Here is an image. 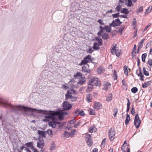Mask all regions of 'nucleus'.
<instances>
[{"mask_svg":"<svg viewBox=\"0 0 152 152\" xmlns=\"http://www.w3.org/2000/svg\"><path fill=\"white\" fill-rule=\"evenodd\" d=\"M92 99V96L91 94H89L87 95L86 99L88 103L91 102Z\"/></svg>","mask_w":152,"mask_h":152,"instance_id":"26","label":"nucleus"},{"mask_svg":"<svg viewBox=\"0 0 152 152\" xmlns=\"http://www.w3.org/2000/svg\"><path fill=\"white\" fill-rule=\"evenodd\" d=\"M89 113L90 115H94L95 114L94 110L91 109L89 111Z\"/></svg>","mask_w":152,"mask_h":152,"instance_id":"50","label":"nucleus"},{"mask_svg":"<svg viewBox=\"0 0 152 152\" xmlns=\"http://www.w3.org/2000/svg\"><path fill=\"white\" fill-rule=\"evenodd\" d=\"M102 105L99 102H96L94 105V108L96 110H99L101 108Z\"/></svg>","mask_w":152,"mask_h":152,"instance_id":"16","label":"nucleus"},{"mask_svg":"<svg viewBox=\"0 0 152 152\" xmlns=\"http://www.w3.org/2000/svg\"><path fill=\"white\" fill-rule=\"evenodd\" d=\"M86 81L85 77H84L81 79H80V80L77 82V84H78L82 85Z\"/></svg>","mask_w":152,"mask_h":152,"instance_id":"23","label":"nucleus"},{"mask_svg":"<svg viewBox=\"0 0 152 152\" xmlns=\"http://www.w3.org/2000/svg\"><path fill=\"white\" fill-rule=\"evenodd\" d=\"M50 119H51L52 121L49 122L48 125L53 128H55L57 124H60L59 122L55 121L54 116H53L51 115H48L45 116V118L43 119L42 121L44 122H48Z\"/></svg>","mask_w":152,"mask_h":152,"instance_id":"2","label":"nucleus"},{"mask_svg":"<svg viewBox=\"0 0 152 152\" xmlns=\"http://www.w3.org/2000/svg\"><path fill=\"white\" fill-rule=\"evenodd\" d=\"M121 23L119 19H117L113 20L112 23L110 24V25L111 26L115 27L119 25Z\"/></svg>","mask_w":152,"mask_h":152,"instance_id":"13","label":"nucleus"},{"mask_svg":"<svg viewBox=\"0 0 152 152\" xmlns=\"http://www.w3.org/2000/svg\"><path fill=\"white\" fill-rule=\"evenodd\" d=\"M96 40L97 42H94L93 48L94 50H98L99 49V46L102 44V40L100 38H96Z\"/></svg>","mask_w":152,"mask_h":152,"instance_id":"4","label":"nucleus"},{"mask_svg":"<svg viewBox=\"0 0 152 152\" xmlns=\"http://www.w3.org/2000/svg\"><path fill=\"white\" fill-rule=\"evenodd\" d=\"M151 83V82L150 81H148L146 83H145L142 85V87L144 88H145L150 85Z\"/></svg>","mask_w":152,"mask_h":152,"instance_id":"27","label":"nucleus"},{"mask_svg":"<svg viewBox=\"0 0 152 152\" xmlns=\"http://www.w3.org/2000/svg\"><path fill=\"white\" fill-rule=\"evenodd\" d=\"M148 64L150 65L151 67L152 65V59H149L148 60Z\"/></svg>","mask_w":152,"mask_h":152,"instance_id":"49","label":"nucleus"},{"mask_svg":"<svg viewBox=\"0 0 152 152\" xmlns=\"http://www.w3.org/2000/svg\"><path fill=\"white\" fill-rule=\"evenodd\" d=\"M82 71L83 72L87 73H89L90 72V69H89L88 65H86L83 66L82 67Z\"/></svg>","mask_w":152,"mask_h":152,"instance_id":"14","label":"nucleus"},{"mask_svg":"<svg viewBox=\"0 0 152 152\" xmlns=\"http://www.w3.org/2000/svg\"><path fill=\"white\" fill-rule=\"evenodd\" d=\"M115 132L114 129L111 128L110 129L108 134L110 140H113L115 138Z\"/></svg>","mask_w":152,"mask_h":152,"instance_id":"10","label":"nucleus"},{"mask_svg":"<svg viewBox=\"0 0 152 152\" xmlns=\"http://www.w3.org/2000/svg\"><path fill=\"white\" fill-rule=\"evenodd\" d=\"M136 52H134L132 51V58L133 60L134 59V58H135V57H134V56H135V54L136 53Z\"/></svg>","mask_w":152,"mask_h":152,"instance_id":"60","label":"nucleus"},{"mask_svg":"<svg viewBox=\"0 0 152 152\" xmlns=\"http://www.w3.org/2000/svg\"><path fill=\"white\" fill-rule=\"evenodd\" d=\"M85 138L88 145L89 146H91L93 143L91 135L90 134H86Z\"/></svg>","mask_w":152,"mask_h":152,"instance_id":"9","label":"nucleus"},{"mask_svg":"<svg viewBox=\"0 0 152 152\" xmlns=\"http://www.w3.org/2000/svg\"><path fill=\"white\" fill-rule=\"evenodd\" d=\"M127 146V142H126V140H125L124 142V144L122 145V149H123V148H124V146Z\"/></svg>","mask_w":152,"mask_h":152,"instance_id":"62","label":"nucleus"},{"mask_svg":"<svg viewBox=\"0 0 152 152\" xmlns=\"http://www.w3.org/2000/svg\"><path fill=\"white\" fill-rule=\"evenodd\" d=\"M124 71L125 75H127L128 73V71L127 69V67L126 66H125L124 67Z\"/></svg>","mask_w":152,"mask_h":152,"instance_id":"40","label":"nucleus"},{"mask_svg":"<svg viewBox=\"0 0 152 152\" xmlns=\"http://www.w3.org/2000/svg\"><path fill=\"white\" fill-rule=\"evenodd\" d=\"M25 145L28 147H30L31 149L34 146L33 145V142H28L25 144Z\"/></svg>","mask_w":152,"mask_h":152,"instance_id":"25","label":"nucleus"},{"mask_svg":"<svg viewBox=\"0 0 152 152\" xmlns=\"http://www.w3.org/2000/svg\"><path fill=\"white\" fill-rule=\"evenodd\" d=\"M138 75L139 76H140V80H144L143 78L144 77V76L142 74V73L141 72H140V74Z\"/></svg>","mask_w":152,"mask_h":152,"instance_id":"48","label":"nucleus"},{"mask_svg":"<svg viewBox=\"0 0 152 152\" xmlns=\"http://www.w3.org/2000/svg\"><path fill=\"white\" fill-rule=\"evenodd\" d=\"M44 141L43 139L40 140L37 142V146L39 148H42L44 146Z\"/></svg>","mask_w":152,"mask_h":152,"instance_id":"18","label":"nucleus"},{"mask_svg":"<svg viewBox=\"0 0 152 152\" xmlns=\"http://www.w3.org/2000/svg\"><path fill=\"white\" fill-rule=\"evenodd\" d=\"M137 91L138 89L136 87H133L131 89L132 92L134 94H135Z\"/></svg>","mask_w":152,"mask_h":152,"instance_id":"42","label":"nucleus"},{"mask_svg":"<svg viewBox=\"0 0 152 152\" xmlns=\"http://www.w3.org/2000/svg\"><path fill=\"white\" fill-rule=\"evenodd\" d=\"M33 152H38L36 148L34 147L32 148L31 149Z\"/></svg>","mask_w":152,"mask_h":152,"instance_id":"61","label":"nucleus"},{"mask_svg":"<svg viewBox=\"0 0 152 152\" xmlns=\"http://www.w3.org/2000/svg\"><path fill=\"white\" fill-rule=\"evenodd\" d=\"M64 137H65L66 138H68L69 137H71L70 133H69V132L66 131L64 132Z\"/></svg>","mask_w":152,"mask_h":152,"instance_id":"33","label":"nucleus"},{"mask_svg":"<svg viewBox=\"0 0 152 152\" xmlns=\"http://www.w3.org/2000/svg\"><path fill=\"white\" fill-rule=\"evenodd\" d=\"M151 23H149L146 26V27L144 28L143 30V31H146L147 29L151 26Z\"/></svg>","mask_w":152,"mask_h":152,"instance_id":"59","label":"nucleus"},{"mask_svg":"<svg viewBox=\"0 0 152 152\" xmlns=\"http://www.w3.org/2000/svg\"><path fill=\"white\" fill-rule=\"evenodd\" d=\"M121 149L122 150V151H123V152H125L126 151H128V149H129V148H128V146H124V148H123V149H122V146H121Z\"/></svg>","mask_w":152,"mask_h":152,"instance_id":"38","label":"nucleus"},{"mask_svg":"<svg viewBox=\"0 0 152 152\" xmlns=\"http://www.w3.org/2000/svg\"><path fill=\"white\" fill-rule=\"evenodd\" d=\"M152 9V7L149 6L148 8L146 10V11L145 12V14L149 13L151 12V10Z\"/></svg>","mask_w":152,"mask_h":152,"instance_id":"39","label":"nucleus"},{"mask_svg":"<svg viewBox=\"0 0 152 152\" xmlns=\"http://www.w3.org/2000/svg\"><path fill=\"white\" fill-rule=\"evenodd\" d=\"M46 132L50 137H52L53 136V131L52 130L48 129Z\"/></svg>","mask_w":152,"mask_h":152,"instance_id":"35","label":"nucleus"},{"mask_svg":"<svg viewBox=\"0 0 152 152\" xmlns=\"http://www.w3.org/2000/svg\"><path fill=\"white\" fill-rule=\"evenodd\" d=\"M120 50L118 49L115 46H114L111 50V53L115 55L118 57L120 55Z\"/></svg>","mask_w":152,"mask_h":152,"instance_id":"11","label":"nucleus"},{"mask_svg":"<svg viewBox=\"0 0 152 152\" xmlns=\"http://www.w3.org/2000/svg\"><path fill=\"white\" fill-rule=\"evenodd\" d=\"M137 23V22L135 18L132 21V24L133 25H135Z\"/></svg>","mask_w":152,"mask_h":152,"instance_id":"64","label":"nucleus"},{"mask_svg":"<svg viewBox=\"0 0 152 152\" xmlns=\"http://www.w3.org/2000/svg\"><path fill=\"white\" fill-rule=\"evenodd\" d=\"M120 15H119V13L115 14L113 15V16L114 18L120 17Z\"/></svg>","mask_w":152,"mask_h":152,"instance_id":"53","label":"nucleus"},{"mask_svg":"<svg viewBox=\"0 0 152 152\" xmlns=\"http://www.w3.org/2000/svg\"><path fill=\"white\" fill-rule=\"evenodd\" d=\"M104 68L102 67H99L97 70V72L98 74H100L103 73L104 71Z\"/></svg>","mask_w":152,"mask_h":152,"instance_id":"20","label":"nucleus"},{"mask_svg":"<svg viewBox=\"0 0 152 152\" xmlns=\"http://www.w3.org/2000/svg\"><path fill=\"white\" fill-rule=\"evenodd\" d=\"M75 78L77 79H80L83 77L82 75V74L80 72L77 73L75 75H74Z\"/></svg>","mask_w":152,"mask_h":152,"instance_id":"24","label":"nucleus"},{"mask_svg":"<svg viewBox=\"0 0 152 152\" xmlns=\"http://www.w3.org/2000/svg\"><path fill=\"white\" fill-rule=\"evenodd\" d=\"M113 112H114L113 115L115 117L118 112V109L116 108L114 109L113 110Z\"/></svg>","mask_w":152,"mask_h":152,"instance_id":"46","label":"nucleus"},{"mask_svg":"<svg viewBox=\"0 0 152 152\" xmlns=\"http://www.w3.org/2000/svg\"><path fill=\"white\" fill-rule=\"evenodd\" d=\"M113 75H114V76H115V77H114V79H116L117 78V76L116 72L115 70L114 71L113 73Z\"/></svg>","mask_w":152,"mask_h":152,"instance_id":"58","label":"nucleus"},{"mask_svg":"<svg viewBox=\"0 0 152 152\" xmlns=\"http://www.w3.org/2000/svg\"><path fill=\"white\" fill-rule=\"evenodd\" d=\"M126 99L127 100V107H130V106L131 104V103L130 102L128 98H126Z\"/></svg>","mask_w":152,"mask_h":152,"instance_id":"55","label":"nucleus"},{"mask_svg":"<svg viewBox=\"0 0 152 152\" xmlns=\"http://www.w3.org/2000/svg\"><path fill=\"white\" fill-rule=\"evenodd\" d=\"M121 12L126 14H128L129 13V12L128 11L127 9L126 8H123L121 10Z\"/></svg>","mask_w":152,"mask_h":152,"instance_id":"28","label":"nucleus"},{"mask_svg":"<svg viewBox=\"0 0 152 152\" xmlns=\"http://www.w3.org/2000/svg\"><path fill=\"white\" fill-rule=\"evenodd\" d=\"M75 129H73L71 131L70 134L71 135V137H73L74 135H75Z\"/></svg>","mask_w":152,"mask_h":152,"instance_id":"47","label":"nucleus"},{"mask_svg":"<svg viewBox=\"0 0 152 152\" xmlns=\"http://www.w3.org/2000/svg\"><path fill=\"white\" fill-rule=\"evenodd\" d=\"M111 86V84L107 82H104V83L103 87V89L105 90H107L108 88Z\"/></svg>","mask_w":152,"mask_h":152,"instance_id":"17","label":"nucleus"},{"mask_svg":"<svg viewBox=\"0 0 152 152\" xmlns=\"http://www.w3.org/2000/svg\"><path fill=\"white\" fill-rule=\"evenodd\" d=\"M147 54L146 53H145L142 54V61L144 62H145V58L147 57Z\"/></svg>","mask_w":152,"mask_h":152,"instance_id":"31","label":"nucleus"},{"mask_svg":"<svg viewBox=\"0 0 152 152\" xmlns=\"http://www.w3.org/2000/svg\"><path fill=\"white\" fill-rule=\"evenodd\" d=\"M141 122V120L139 117L138 114H136L134 119V124L137 129L139 127Z\"/></svg>","mask_w":152,"mask_h":152,"instance_id":"7","label":"nucleus"},{"mask_svg":"<svg viewBox=\"0 0 152 152\" xmlns=\"http://www.w3.org/2000/svg\"><path fill=\"white\" fill-rule=\"evenodd\" d=\"M76 121L75 119H73L70 120L69 122L68 123V126L70 125L71 124H74L75 123Z\"/></svg>","mask_w":152,"mask_h":152,"instance_id":"36","label":"nucleus"},{"mask_svg":"<svg viewBox=\"0 0 152 152\" xmlns=\"http://www.w3.org/2000/svg\"><path fill=\"white\" fill-rule=\"evenodd\" d=\"M56 148V146L54 142H52L51 144V145L50 147V149L51 150H55Z\"/></svg>","mask_w":152,"mask_h":152,"instance_id":"30","label":"nucleus"},{"mask_svg":"<svg viewBox=\"0 0 152 152\" xmlns=\"http://www.w3.org/2000/svg\"><path fill=\"white\" fill-rule=\"evenodd\" d=\"M72 107V105L66 101H64L62 107L63 109L65 110H69Z\"/></svg>","mask_w":152,"mask_h":152,"instance_id":"12","label":"nucleus"},{"mask_svg":"<svg viewBox=\"0 0 152 152\" xmlns=\"http://www.w3.org/2000/svg\"><path fill=\"white\" fill-rule=\"evenodd\" d=\"M120 18H127V16L126 15H120Z\"/></svg>","mask_w":152,"mask_h":152,"instance_id":"63","label":"nucleus"},{"mask_svg":"<svg viewBox=\"0 0 152 152\" xmlns=\"http://www.w3.org/2000/svg\"><path fill=\"white\" fill-rule=\"evenodd\" d=\"M102 38L104 39H106L109 38V35L107 33H105L102 35Z\"/></svg>","mask_w":152,"mask_h":152,"instance_id":"34","label":"nucleus"},{"mask_svg":"<svg viewBox=\"0 0 152 152\" xmlns=\"http://www.w3.org/2000/svg\"><path fill=\"white\" fill-rule=\"evenodd\" d=\"M121 8V6L120 5H118L115 8L116 10L118 12H119Z\"/></svg>","mask_w":152,"mask_h":152,"instance_id":"52","label":"nucleus"},{"mask_svg":"<svg viewBox=\"0 0 152 152\" xmlns=\"http://www.w3.org/2000/svg\"><path fill=\"white\" fill-rule=\"evenodd\" d=\"M106 143V139H104L102 140V143L101 144V147L102 148H104V147Z\"/></svg>","mask_w":152,"mask_h":152,"instance_id":"44","label":"nucleus"},{"mask_svg":"<svg viewBox=\"0 0 152 152\" xmlns=\"http://www.w3.org/2000/svg\"><path fill=\"white\" fill-rule=\"evenodd\" d=\"M143 10V8L142 6L140 7L138 9V10L137 11V13H139L140 12H142Z\"/></svg>","mask_w":152,"mask_h":152,"instance_id":"43","label":"nucleus"},{"mask_svg":"<svg viewBox=\"0 0 152 152\" xmlns=\"http://www.w3.org/2000/svg\"><path fill=\"white\" fill-rule=\"evenodd\" d=\"M80 123L81 122L79 121H78L76 124L74 125V127L75 128H77L80 125Z\"/></svg>","mask_w":152,"mask_h":152,"instance_id":"51","label":"nucleus"},{"mask_svg":"<svg viewBox=\"0 0 152 152\" xmlns=\"http://www.w3.org/2000/svg\"><path fill=\"white\" fill-rule=\"evenodd\" d=\"M99 27L101 30L98 33V34L99 36L101 35L102 34L103 32V30H105L107 32H110L111 31V27L110 26H105L104 27H102V26H99Z\"/></svg>","mask_w":152,"mask_h":152,"instance_id":"8","label":"nucleus"},{"mask_svg":"<svg viewBox=\"0 0 152 152\" xmlns=\"http://www.w3.org/2000/svg\"><path fill=\"white\" fill-rule=\"evenodd\" d=\"M37 133L39 135V137L45 138L46 134L45 132L39 130H37Z\"/></svg>","mask_w":152,"mask_h":152,"instance_id":"15","label":"nucleus"},{"mask_svg":"<svg viewBox=\"0 0 152 152\" xmlns=\"http://www.w3.org/2000/svg\"><path fill=\"white\" fill-rule=\"evenodd\" d=\"M93 51L94 50H93L92 48L90 47H89L86 50L87 52L89 53H92Z\"/></svg>","mask_w":152,"mask_h":152,"instance_id":"37","label":"nucleus"},{"mask_svg":"<svg viewBox=\"0 0 152 152\" xmlns=\"http://www.w3.org/2000/svg\"><path fill=\"white\" fill-rule=\"evenodd\" d=\"M1 106L4 107L10 108L12 111H24L33 112L35 111L40 114H43L47 115H51L53 116L57 115L59 120H62L64 119V116L67 114L66 112H53L41 110H37L36 109H32L31 108L26 107L20 105L12 106L10 103L1 99Z\"/></svg>","mask_w":152,"mask_h":152,"instance_id":"1","label":"nucleus"},{"mask_svg":"<svg viewBox=\"0 0 152 152\" xmlns=\"http://www.w3.org/2000/svg\"><path fill=\"white\" fill-rule=\"evenodd\" d=\"M133 4L132 2V1L131 0H128L127 3H126V5L128 7H130Z\"/></svg>","mask_w":152,"mask_h":152,"instance_id":"32","label":"nucleus"},{"mask_svg":"<svg viewBox=\"0 0 152 152\" xmlns=\"http://www.w3.org/2000/svg\"><path fill=\"white\" fill-rule=\"evenodd\" d=\"M79 115H80L82 116H84L85 115L84 111L83 110H81L79 111L77 115V116Z\"/></svg>","mask_w":152,"mask_h":152,"instance_id":"41","label":"nucleus"},{"mask_svg":"<svg viewBox=\"0 0 152 152\" xmlns=\"http://www.w3.org/2000/svg\"><path fill=\"white\" fill-rule=\"evenodd\" d=\"M143 44L141 43H140V42L139 43L138 46V50H139L140 49H141L142 48V47L143 46Z\"/></svg>","mask_w":152,"mask_h":152,"instance_id":"57","label":"nucleus"},{"mask_svg":"<svg viewBox=\"0 0 152 152\" xmlns=\"http://www.w3.org/2000/svg\"><path fill=\"white\" fill-rule=\"evenodd\" d=\"M90 83L96 86H99L101 85V82L98 78L94 77L90 80Z\"/></svg>","mask_w":152,"mask_h":152,"instance_id":"6","label":"nucleus"},{"mask_svg":"<svg viewBox=\"0 0 152 152\" xmlns=\"http://www.w3.org/2000/svg\"><path fill=\"white\" fill-rule=\"evenodd\" d=\"M130 117L129 115V114H127L125 121L126 124L127 125L129 123L130 121Z\"/></svg>","mask_w":152,"mask_h":152,"instance_id":"29","label":"nucleus"},{"mask_svg":"<svg viewBox=\"0 0 152 152\" xmlns=\"http://www.w3.org/2000/svg\"><path fill=\"white\" fill-rule=\"evenodd\" d=\"M78 92L75 90L72 89L70 90H68L67 91L65 94V99L69 100L71 102L75 101L77 99L76 97L73 96L72 94H77Z\"/></svg>","mask_w":152,"mask_h":152,"instance_id":"3","label":"nucleus"},{"mask_svg":"<svg viewBox=\"0 0 152 152\" xmlns=\"http://www.w3.org/2000/svg\"><path fill=\"white\" fill-rule=\"evenodd\" d=\"M97 21L101 25H104V23L102 22V20L101 19L98 20Z\"/></svg>","mask_w":152,"mask_h":152,"instance_id":"54","label":"nucleus"},{"mask_svg":"<svg viewBox=\"0 0 152 152\" xmlns=\"http://www.w3.org/2000/svg\"><path fill=\"white\" fill-rule=\"evenodd\" d=\"M91 56L90 55H88L86 57H84L83 60H82L80 63L79 64V65L81 66L83 64H86L90 62L91 61Z\"/></svg>","mask_w":152,"mask_h":152,"instance_id":"5","label":"nucleus"},{"mask_svg":"<svg viewBox=\"0 0 152 152\" xmlns=\"http://www.w3.org/2000/svg\"><path fill=\"white\" fill-rule=\"evenodd\" d=\"M131 113L132 115H134L135 113L134 108L133 106L132 107V109L131 110Z\"/></svg>","mask_w":152,"mask_h":152,"instance_id":"56","label":"nucleus"},{"mask_svg":"<svg viewBox=\"0 0 152 152\" xmlns=\"http://www.w3.org/2000/svg\"><path fill=\"white\" fill-rule=\"evenodd\" d=\"M112 94L111 93L109 94L106 98V100L107 101H110L112 99Z\"/></svg>","mask_w":152,"mask_h":152,"instance_id":"22","label":"nucleus"},{"mask_svg":"<svg viewBox=\"0 0 152 152\" xmlns=\"http://www.w3.org/2000/svg\"><path fill=\"white\" fill-rule=\"evenodd\" d=\"M89 131L91 133L96 132L97 131L96 128L94 126H91L88 129Z\"/></svg>","mask_w":152,"mask_h":152,"instance_id":"19","label":"nucleus"},{"mask_svg":"<svg viewBox=\"0 0 152 152\" xmlns=\"http://www.w3.org/2000/svg\"><path fill=\"white\" fill-rule=\"evenodd\" d=\"M67 84H62V88L65 90H67L69 89V87L67 86Z\"/></svg>","mask_w":152,"mask_h":152,"instance_id":"45","label":"nucleus"},{"mask_svg":"<svg viewBox=\"0 0 152 152\" xmlns=\"http://www.w3.org/2000/svg\"><path fill=\"white\" fill-rule=\"evenodd\" d=\"M88 86L87 89V92H90L91 91V89L93 88V85L92 84H90V81L88 84Z\"/></svg>","mask_w":152,"mask_h":152,"instance_id":"21","label":"nucleus"}]
</instances>
